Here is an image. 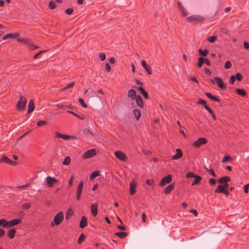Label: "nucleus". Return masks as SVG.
<instances>
[{
	"instance_id": "1",
	"label": "nucleus",
	"mask_w": 249,
	"mask_h": 249,
	"mask_svg": "<svg viewBox=\"0 0 249 249\" xmlns=\"http://www.w3.org/2000/svg\"><path fill=\"white\" fill-rule=\"evenodd\" d=\"M187 21L192 23L196 24L202 23L204 21L203 17L199 15H193L187 18Z\"/></svg>"
},
{
	"instance_id": "2",
	"label": "nucleus",
	"mask_w": 249,
	"mask_h": 249,
	"mask_svg": "<svg viewBox=\"0 0 249 249\" xmlns=\"http://www.w3.org/2000/svg\"><path fill=\"white\" fill-rule=\"evenodd\" d=\"M26 98L24 96L21 95L17 105V109L19 111L23 110L26 106Z\"/></svg>"
},
{
	"instance_id": "3",
	"label": "nucleus",
	"mask_w": 249,
	"mask_h": 249,
	"mask_svg": "<svg viewBox=\"0 0 249 249\" xmlns=\"http://www.w3.org/2000/svg\"><path fill=\"white\" fill-rule=\"evenodd\" d=\"M64 219V214L62 212H58L54 217L53 221L56 226L60 224Z\"/></svg>"
},
{
	"instance_id": "4",
	"label": "nucleus",
	"mask_w": 249,
	"mask_h": 249,
	"mask_svg": "<svg viewBox=\"0 0 249 249\" xmlns=\"http://www.w3.org/2000/svg\"><path fill=\"white\" fill-rule=\"evenodd\" d=\"M208 141L205 138H200L192 143V146L195 148H199L201 145L207 143Z\"/></svg>"
},
{
	"instance_id": "5",
	"label": "nucleus",
	"mask_w": 249,
	"mask_h": 249,
	"mask_svg": "<svg viewBox=\"0 0 249 249\" xmlns=\"http://www.w3.org/2000/svg\"><path fill=\"white\" fill-rule=\"evenodd\" d=\"M46 184L49 188H52L53 185L58 182V180L54 177L47 176L46 178Z\"/></svg>"
},
{
	"instance_id": "6",
	"label": "nucleus",
	"mask_w": 249,
	"mask_h": 249,
	"mask_svg": "<svg viewBox=\"0 0 249 249\" xmlns=\"http://www.w3.org/2000/svg\"><path fill=\"white\" fill-rule=\"evenodd\" d=\"M97 154L96 150L95 149H91L87 150L83 155L84 159H89L95 156Z\"/></svg>"
},
{
	"instance_id": "7",
	"label": "nucleus",
	"mask_w": 249,
	"mask_h": 249,
	"mask_svg": "<svg viewBox=\"0 0 249 249\" xmlns=\"http://www.w3.org/2000/svg\"><path fill=\"white\" fill-rule=\"evenodd\" d=\"M172 175H168L167 176L163 177L159 183V186H163L166 184L170 183L172 181Z\"/></svg>"
},
{
	"instance_id": "8",
	"label": "nucleus",
	"mask_w": 249,
	"mask_h": 249,
	"mask_svg": "<svg viewBox=\"0 0 249 249\" xmlns=\"http://www.w3.org/2000/svg\"><path fill=\"white\" fill-rule=\"evenodd\" d=\"M84 186L83 181H81L78 184L76 189V199L79 200L80 199L81 195L82 193L83 188Z\"/></svg>"
},
{
	"instance_id": "9",
	"label": "nucleus",
	"mask_w": 249,
	"mask_h": 249,
	"mask_svg": "<svg viewBox=\"0 0 249 249\" xmlns=\"http://www.w3.org/2000/svg\"><path fill=\"white\" fill-rule=\"evenodd\" d=\"M115 156L120 160L125 161L127 160V157L125 154L121 151H116L114 153Z\"/></svg>"
},
{
	"instance_id": "10",
	"label": "nucleus",
	"mask_w": 249,
	"mask_h": 249,
	"mask_svg": "<svg viewBox=\"0 0 249 249\" xmlns=\"http://www.w3.org/2000/svg\"><path fill=\"white\" fill-rule=\"evenodd\" d=\"M0 163H8L10 165H14L17 164V162L14 160H11L6 156H3L0 159Z\"/></svg>"
},
{
	"instance_id": "11",
	"label": "nucleus",
	"mask_w": 249,
	"mask_h": 249,
	"mask_svg": "<svg viewBox=\"0 0 249 249\" xmlns=\"http://www.w3.org/2000/svg\"><path fill=\"white\" fill-rule=\"evenodd\" d=\"M214 80L216 82L217 86L219 88H220L222 89H226V85L223 83L222 80L221 78L216 77L214 78Z\"/></svg>"
},
{
	"instance_id": "12",
	"label": "nucleus",
	"mask_w": 249,
	"mask_h": 249,
	"mask_svg": "<svg viewBox=\"0 0 249 249\" xmlns=\"http://www.w3.org/2000/svg\"><path fill=\"white\" fill-rule=\"evenodd\" d=\"M21 222V220L19 218H16L12 219L8 221V228H10L20 224Z\"/></svg>"
},
{
	"instance_id": "13",
	"label": "nucleus",
	"mask_w": 249,
	"mask_h": 249,
	"mask_svg": "<svg viewBox=\"0 0 249 249\" xmlns=\"http://www.w3.org/2000/svg\"><path fill=\"white\" fill-rule=\"evenodd\" d=\"M55 137L57 138H61L65 140H69L72 138V137L68 135H64L59 132H56L55 133Z\"/></svg>"
},
{
	"instance_id": "14",
	"label": "nucleus",
	"mask_w": 249,
	"mask_h": 249,
	"mask_svg": "<svg viewBox=\"0 0 249 249\" xmlns=\"http://www.w3.org/2000/svg\"><path fill=\"white\" fill-rule=\"evenodd\" d=\"M141 64L142 67L147 71V73L151 75L152 74L151 68L147 65L146 61L144 60H142L141 61Z\"/></svg>"
},
{
	"instance_id": "15",
	"label": "nucleus",
	"mask_w": 249,
	"mask_h": 249,
	"mask_svg": "<svg viewBox=\"0 0 249 249\" xmlns=\"http://www.w3.org/2000/svg\"><path fill=\"white\" fill-rule=\"evenodd\" d=\"M178 7L179 8L180 12H181L182 16L185 17L188 15V12L184 7H183L180 2L178 1L177 2Z\"/></svg>"
},
{
	"instance_id": "16",
	"label": "nucleus",
	"mask_w": 249,
	"mask_h": 249,
	"mask_svg": "<svg viewBox=\"0 0 249 249\" xmlns=\"http://www.w3.org/2000/svg\"><path fill=\"white\" fill-rule=\"evenodd\" d=\"M177 154L172 156L171 157L172 160H178L182 156V152L180 149L177 148L176 149Z\"/></svg>"
},
{
	"instance_id": "17",
	"label": "nucleus",
	"mask_w": 249,
	"mask_h": 249,
	"mask_svg": "<svg viewBox=\"0 0 249 249\" xmlns=\"http://www.w3.org/2000/svg\"><path fill=\"white\" fill-rule=\"evenodd\" d=\"M136 91L134 89H130L128 91V96L130 97L132 100H134L137 97Z\"/></svg>"
},
{
	"instance_id": "18",
	"label": "nucleus",
	"mask_w": 249,
	"mask_h": 249,
	"mask_svg": "<svg viewBox=\"0 0 249 249\" xmlns=\"http://www.w3.org/2000/svg\"><path fill=\"white\" fill-rule=\"evenodd\" d=\"M91 211L92 215L95 216L98 214V204H93L91 206Z\"/></svg>"
},
{
	"instance_id": "19",
	"label": "nucleus",
	"mask_w": 249,
	"mask_h": 249,
	"mask_svg": "<svg viewBox=\"0 0 249 249\" xmlns=\"http://www.w3.org/2000/svg\"><path fill=\"white\" fill-rule=\"evenodd\" d=\"M136 184L135 182H131L130 184L129 193L131 195H133L136 192Z\"/></svg>"
},
{
	"instance_id": "20",
	"label": "nucleus",
	"mask_w": 249,
	"mask_h": 249,
	"mask_svg": "<svg viewBox=\"0 0 249 249\" xmlns=\"http://www.w3.org/2000/svg\"><path fill=\"white\" fill-rule=\"evenodd\" d=\"M205 94L206 95V96L208 98H209L210 99L213 100V101H214L215 102H217L218 103L220 102V100L217 98V97L216 96H214L213 95H212L209 92H206L205 93Z\"/></svg>"
},
{
	"instance_id": "21",
	"label": "nucleus",
	"mask_w": 249,
	"mask_h": 249,
	"mask_svg": "<svg viewBox=\"0 0 249 249\" xmlns=\"http://www.w3.org/2000/svg\"><path fill=\"white\" fill-rule=\"evenodd\" d=\"M175 187L174 184L172 183L168 185L164 190V192L165 194H168L171 192Z\"/></svg>"
},
{
	"instance_id": "22",
	"label": "nucleus",
	"mask_w": 249,
	"mask_h": 249,
	"mask_svg": "<svg viewBox=\"0 0 249 249\" xmlns=\"http://www.w3.org/2000/svg\"><path fill=\"white\" fill-rule=\"evenodd\" d=\"M136 101V103L138 106L142 108L143 106V102L140 95H138L136 98L135 99Z\"/></svg>"
},
{
	"instance_id": "23",
	"label": "nucleus",
	"mask_w": 249,
	"mask_h": 249,
	"mask_svg": "<svg viewBox=\"0 0 249 249\" xmlns=\"http://www.w3.org/2000/svg\"><path fill=\"white\" fill-rule=\"evenodd\" d=\"M231 180V178L228 176H225L220 178L218 180V182L220 184L227 183Z\"/></svg>"
},
{
	"instance_id": "24",
	"label": "nucleus",
	"mask_w": 249,
	"mask_h": 249,
	"mask_svg": "<svg viewBox=\"0 0 249 249\" xmlns=\"http://www.w3.org/2000/svg\"><path fill=\"white\" fill-rule=\"evenodd\" d=\"M87 225V219L85 216H83L81 219L80 222V227L81 228H84Z\"/></svg>"
},
{
	"instance_id": "25",
	"label": "nucleus",
	"mask_w": 249,
	"mask_h": 249,
	"mask_svg": "<svg viewBox=\"0 0 249 249\" xmlns=\"http://www.w3.org/2000/svg\"><path fill=\"white\" fill-rule=\"evenodd\" d=\"M16 231L15 229H10L7 232V236L10 239H13L15 236Z\"/></svg>"
},
{
	"instance_id": "26",
	"label": "nucleus",
	"mask_w": 249,
	"mask_h": 249,
	"mask_svg": "<svg viewBox=\"0 0 249 249\" xmlns=\"http://www.w3.org/2000/svg\"><path fill=\"white\" fill-rule=\"evenodd\" d=\"M204 168L210 174H211L213 177H216V175L211 166L207 167L206 166H204Z\"/></svg>"
},
{
	"instance_id": "27",
	"label": "nucleus",
	"mask_w": 249,
	"mask_h": 249,
	"mask_svg": "<svg viewBox=\"0 0 249 249\" xmlns=\"http://www.w3.org/2000/svg\"><path fill=\"white\" fill-rule=\"evenodd\" d=\"M35 109L34 102L33 99H31L28 104V113L33 111Z\"/></svg>"
},
{
	"instance_id": "28",
	"label": "nucleus",
	"mask_w": 249,
	"mask_h": 249,
	"mask_svg": "<svg viewBox=\"0 0 249 249\" xmlns=\"http://www.w3.org/2000/svg\"><path fill=\"white\" fill-rule=\"evenodd\" d=\"M26 47L27 49L30 51L34 50L39 48L38 46L34 45L33 44V42H32L31 41H30L29 42L28 44L27 45Z\"/></svg>"
},
{
	"instance_id": "29",
	"label": "nucleus",
	"mask_w": 249,
	"mask_h": 249,
	"mask_svg": "<svg viewBox=\"0 0 249 249\" xmlns=\"http://www.w3.org/2000/svg\"><path fill=\"white\" fill-rule=\"evenodd\" d=\"M67 112L74 115V116L76 117L77 118L80 120H84L85 119V116L84 115H79L74 112L70 110L67 111Z\"/></svg>"
},
{
	"instance_id": "30",
	"label": "nucleus",
	"mask_w": 249,
	"mask_h": 249,
	"mask_svg": "<svg viewBox=\"0 0 249 249\" xmlns=\"http://www.w3.org/2000/svg\"><path fill=\"white\" fill-rule=\"evenodd\" d=\"M194 178H195V179L192 182L191 184L192 186H195L198 184L202 179V178L197 175H196V177Z\"/></svg>"
},
{
	"instance_id": "31",
	"label": "nucleus",
	"mask_w": 249,
	"mask_h": 249,
	"mask_svg": "<svg viewBox=\"0 0 249 249\" xmlns=\"http://www.w3.org/2000/svg\"><path fill=\"white\" fill-rule=\"evenodd\" d=\"M73 214V211L71 208H69L66 213V219H69Z\"/></svg>"
},
{
	"instance_id": "32",
	"label": "nucleus",
	"mask_w": 249,
	"mask_h": 249,
	"mask_svg": "<svg viewBox=\"0 0 249 249\" xmlns=\"http://www.w3.org/2000/svg\"><path fill=\"white\" fill-rule=\"evenodd\" d=\"M138 89L140 90L141 93L142 94V95L145 99L148 98V94L147 92L142 87H139L138 88Z\"/></svg>"
},
{
	"instance_id": "33",
	"label": "nucleus",
	"mask_w": 249,
	"mask_h": 249,
	"mask_svg": "<svg viewBox=\"0 0 249 249\" xmlns=\"http://www.w3.org/2000/svg\"><path fill=\"white\" fill-rule=\"evenodd\" d=\"M18 42H20L23 43L26 46L27 44H28L29 42L31 41V40L27 38H19L17 39Z\"/></svg>"
},
{
	"instance_id": "34",
	"label": "nucleus",
	"mask_w": 249,
	"mask_h": 249,
	"mask_svg": "<svg viewBox=\"0 0 249 249\" xmlns=\"http://www.w3.org/2000/svg\"><path fill=\"white\" fill-rule=\"evenodd\" d=\"M133 112L135 118L137 121H138L141 117V112L139 109H134Z\"/></svg>"
},
{
	"instance_id": "35",
	"label": "nucleus",
	"mask_w": 249,
	"mask_h": 249,
	"mask_svg": "<svg viewBox=\"0 0 249 249\" xmlns=\"http://www.w3.org/2000/svg\"><path fill=\"white\" fill-rule=\"evenodd\" d=\"M224 187L222 185H220L218 186L216 189L215 190L214 192L216 193H223L225 191Z\"/></svg>"
},
{
	"instance_id": "36",
	"label": "nucleus",
	"mask_w": 249,
	"mask_h": 249,
	"mask_svg": "<svg viewBox=\"0 0 249 249\" xmlns=\"http://www.w3.org/2000/svg\"><path fill=\"white\" fill-rule=\"evenodd\" d=\"M236 92L238 94L240 95L243 97H245L247 95L246 92L243 89H236Z\"/></svg>"
},
{
	"instance_id": "37",
	"label": "nucleus",
	"mask_w": 249,
	"mask_h": 249,
	"mask_svg": "<svg viewBox=\"0 0 249 249\" xmlns=\"http://www.w3.org/2000/svg\"><path fill=\"white\" fill-rule=\"evenodd\" d=\"M198 53L200 55H202L203 56H206L209 53V51L207 49L202 50V49H200L198 50Z\"/></svg>"
},
{
	"instance_id": "38",
	"label": "nucleus",
	"mask_w": 249,
	"mask_h": 249,
	"mask_svg": "<svg viewBox=\"0 0 249 249\" xmlns=\"http://www.w3.org/2000/svg\"><path fill=\"white\" fill-rule=\"evenodd\" d=\"M205 108L208 110V111L210 113V114L212 115L213 118L214 120H216V116L213 111V110L209 107L208 106H205Z\"/></svg>"
},
{
	"instance_id": "39",
	"label": "nucleus",
	"mask_w": 249,
	"mask_h": 249,
	"mask_svg": "<svg viewBox=\"0 0 249 249\" xmlns=\"http://www.w3.org/2000/svg\"><path fill=\"white\" fill-rule=\"evenodd\" d=\"M100 175L99 172L97 170L94 171L92 172L90 175L89 179L90 180H92L97 177L99 176Z\"/></svg>"
},
{
	"instance_id": "40",
	"label": "nucleus",
	"mask_w": 249,
	"mask_h": 249,
	"mask_svg": "<svg viewBox=\"0 0 249 249\" xmlns=\"http://www.w3.org/2000/svg\"><path fill=\"white\" fill-rule=\"evenodd\" d=\"M127 235V233L125 232L121 231L115 233V235L118 236L120 238H124Z\"/></svg>"
},
{
	"instance_id": "41",
	"label": "nucleus",
	"mask_w": 249,
	"mask_h": 249,
	"mask_svg": "<svg viewBox=\"0 0 249 249\" xmlns=\"http://www.w3.org/2000/svg\"><path fill=\"white\" fill-rule=\"evenodd\" d=\"M0 226H2L4 228H8V221L5 219H0Z\"/></svg>"
},
{
	"instance_id": "42",
	"label": "nucleus",
	"mask_w": 249,
	"mask_h": 249,
	"mask_svg": "<svg viewBox=\"0 0 249 249\" xmlns=\"http://www.w3.org/2000/svg\"><path fill=\"white\" fill-rule=\"evenodd\" d=\"M71 161V159L70 157H66L63 161L62 162V164L65 165H68Z\"/></svg>"
},
{
	"instance_id": "43",
	"label": "nucleus",
	"mask_w": 249,
	"mask_h": 249,
	"mask_svg": "<svg viewBox=\"0 0 249 249\" xmlns=\"http://www.w3.org/2000/svg\"><path fill=\"white\" fill-rule=\"evenodd\" d=\"M75 84V82H73L69 84H68L66 87H64L63 89H61V91H64L68 89H71L73 87Z\"/></svg>"
},
{
	"instance_id": "44",
	"label": "nucleus",
	"mask_w": 249,
	"mask_h": 249,
	"mask_svg": "<svg viewBox=\"0 0 249 249\" xmlns=\"http://www.w3.org/2000/svg\"><path fill=\"white\" fill-rule=\"evenodd\" d=\"M203 60H204V57H199L198 58V63H197V66L199 68H201L202 67V65L204 63Z\"/></svg>"
},
{
	"instance_id": "45",
	"label": "nucleus",
	"mask_w": 249,
	"mask_h": 249,
	"mask_svg": "<svg viewBox=\"0 0 249 249\" xmlns=\"http://www.w3.org/2000/svg\"><path fill=\"white\" fill-rule=\"evenodd\" d=\"M235 79L238 81H241L243 79V75L239 72L236 73L234 75Z\"/></svg>"
},
{
	"instance_id": "46",
	"label": "nucleus",
	"mask_w": 249,
	"mask_h": 249,
	"mask_svg": "<svg viewBox=\"0 0 249 249\" xmlns=\"http://www.w3.org/2000/svg\"><path fill=\"white\" fill-rule=\"evenodd\" d=\"M85 238H86L85 235L83 233H82L81 234H80V236L78 238V239L77 241L78 243L79 244H81L82 243V242L84 241Z\"/></svg>"
},
{
	"instance_id": "47",
	"label": "nucleus",
	"mask_w": 249,
	"mask_h": 249,
	"mask_svg": "<svg viewBox=\"0 0 249 249\" xmlns=\"http://www.w3.org/2000/svg\"><path fill=\"white\" fill-rule=\"evenodd\" d=\"M56 5L53 1L51 0V1H49V7L50 9H54L56 8Z\"/></svg>"
},
{
	"instance_id": "48",
	"label": "nucleus",
	"mask_w": 249,
	"mask_h": 249,
	"mask_svg": "<svg viewBox=\"0 0 249 249\" xmlns=\"http://www.w3.org/2000/svg\"><path fill=\"white\" fill-rule=\"evenodd\" d=\"M31 204L30 203L26 202L21 205V208L23 209H28L31 207Z\"/></svg>"
},
{
	"instance_id": "49",
	"label": "nucleus",
	"mask_w": 249,
	"mask_h": 249,
	"mask_svg": "<svg viewBox=\"0 0 249 249\" xmlns=\"http://www.w3.org/2000/svg\"><path fill=\"white\" fill-rule=\"evenodd\" d=\"M78 100H79L80 104H81V105L83 107H84V108L87 107V104L85 103L84 100L82 98H80Z\"/></svg>"
},
{
	"instance_id": "50",
	"label": "nucleus",
	"mask_w": 249,
	"mask_h": 249,
	"mask_svg": "<svg viewBox=\"0 0 249 249\" xmlns=\"http://www.w3.org/2000/svg\"><path fill=\"white\" fill-rule=\"evenodd\" d=\"M197 103L203 105L204 107L205 106H208L206 104V102L202 99H199L197 101Z\"/></svg>"
},
{
	"instance_id": "51",
	"label": "nucleus",
	"mask_w": 249,
	"mask_h": 249,
	"mask_svg": "<svg viewBox=\"0 0 249 249\" xmlns=\"http://www.w3.org/2000/svg\"><path fill=\"white\" fill-rule=\"evenodd\" d=\"M196 176V175L192 172H189L186 175V177L187 178H195Z\"/></svg>"
},
{
	"instance_id": "52",
	"label": "nucleus",
	"mask_w": 249,
	"mask_h": 249,
	"mask_svg": "<svg viewBox=\"0 0 249 249\" xmlns=\"http://www.w3.org/2000/svg\"><path fill=\"white\" fill-rule=\"evenodd\" d=\"M98 57L101 60V61H103L106 59V55L104 53H101L99 54Z\"/></svg>"
},
{
	"instance_id": "53",
	"label": "nucleus",
	"mask_w": 249,
	"mask_h": 249,
	"mask_svg": "<svg viewBox=\"0 0 249 249\" xmlns=\"http://www.w3.org/2000/svg\"><path fill=\"white\" fill-rule=\"evenodd\" d=\"M224 67L226 69H230L231 67V63L230 61H227L225 63Z\"/></svg>"
},
{
	"instance_id": "54",
	"label": "nucleus",
	"mask_w": 249,
	"mask_h": 249,
	"mask_svg": "<svg viewBox=\"0 0 249 249\" xmlns=\"http://www.w3.org/2000/svg\"><path fill=\"white\" fill-rule=\"evenodd\" d=\"M228 30L226 28H222L220 29V32L222 34L227 35L228 33Z\"/></svg>"
},
{
	"instance_id": "55",
	"label": "nucleus",
	"mask_w": 249,
	"mask_h": 249,
	"mask_svg": "<svg viewBox=\"0 0 249 249\" xmlns=\"http://www.w3.org/2000/svg\"><path fill=\"white\" fill-rule=\"evenodd\" d=\"M231 160V157L229 156H225L222 160L223 163L227 162L228 161Z\"/></svg>"
},
{
	"instance_id": "56",
	"label": "nucleus",
	"mask_w": 249,
	"mask_h": 249,
	"mask_svg": "<svg viewBox=\"0 0 249 249\" xmlns=\"http://www.w3.org/2000/svg\"><path fill=\"white\" fill-rule=\"evenodd\" d=\"M216 38L217 37L216 36H212L208 38V40L211 43H213L215 41Z\"/></svg>"
},
{
	"instance_id": "57",
	"label": "nucleus",
	"mask_w": 249,
	"mask_h": 249,
	"mask_svg": "<svg viewBox=\"0 0 249 249\" xmlns=\"http://www.w3.org/2000/svg\"><path fill=\"white\" fill-rule=\"evenodd\" d=\"M65 13L67 15H71L73 12V9L72 8H68L65 11Z\"/></svg>"
},
{
	"instance_id": "58",
	"label": "nucleus",
	"mask_w": 249,
	"mask_h": 249,
	"mask_svg": "<svg viewBox=\"0 0 249 249\" xmlns=\"http://www.w3.org/2000/svg\"><path fill=\"white\" fill-rule=\"evenodd\" d=\"M47 123L46 121L41 120V121H39L37 122V125L39 126H41L44 124H47Z\"/></svg>"
},
{
	"instance_id": "59",
	"label": "nucleus",
	"mask_w": 249,
	"mask_h": 249,
	"mask_svg": "<svg viewBox=\"0 0 249 249\" xmlns=\"http://www.w3.org/2000/svg\"><path fill=\"white\" fill-rule=\"evenodd\" d=\"M13 38V34H8L5 35L3 37L2 39L5 40V39H7L8 38Z\"/></svg>"
},
{
	"instance_id": "60",
	"label": "nucleus",
	"mask_w": 249,
	"mask_h": 249,
	"mask_svg": "<svg viewBox=\"0 0 249 249\" xmlns=\"http://www.w3.org/2000/svg\"><path fill=\"white\" fill-rule=\"evenodd\" d=\"M73 179H74V176L72 175L70 177V179L68 182V184L70 186H71L72 185Z\"/></svg>"
},
{
	"instance_id": "61",
	"label": "nucleus",
	"mask_w": 249,
	"mask_h": 249,
	"mask_svg": "<svg viewBox=\"0 0 249 249\" xmlns=\"http://www.w3.org/2000/svg\"><path fill=\"white\" fill-rule=\"evenodd\" d=\"M203 62L204 63L206 64L208 66H211V62L207 58H204Z\"/></svg>"
},
{
	"instance_id": "62",
	"label": "nucleus",
	"mask_w": 249,
	"mask_h": 249,
	"mask_svg": "<svg viewBox=\"0 0 249 249\" xmlns=\"http://www.w3.org/2000/svg\"><path fill=\"white\" fill-rule=\"evenodd\" d=\"M146 183L150 186H154V181L152 179H147Z\"/></svg>"
},
{
	"instance_id": "63",
	"label": "nucleus",
	"mask_w": 249,
	"mask_h": 249,
	"mask_svg": "<svg viewBox=\"0 0 249 249\" xmlns=\"http://www.w3.org/2000/svg\"><path fill=\"white\" fill-rule=\"evenodd\" d=\"M210 184L212 186H213L216 183V180L214 178H211L209 180Z\"/></svg>"
},
{
	"instance_id": "64",
	"label": "nucleus",
	"mask_w": 249,
	"mask_h": 249,
	"mask_svg": "<svg viewBox=\"0 0 249 249\" xmlns=\"http://www.w3.org/2000/svg\"><path fill=\"white\" fill-rule=\"evenodd\" d=\"M105 68H106V70L107 72H109L111 70V68L110 66L109 65V64L108 63L106 64Z\"/></svg>"
}]
</instances>
